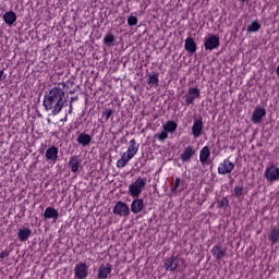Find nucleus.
<instances>
[{
  "mask_svg": "<svg viewBox=\"0 0 279 279\" xmlns=\"http://www.w3.org/2000/svg\"><path fill=\"white\" fill-rule=\"evenodd\" d=\"M73 81H66V83H58L49 93L45 94L43 106L47 112L51 111V116L56 117L62 112L64 108V89L73 86Z\"/></svg>",
  "mask_w": 279,
  "mask_h": 279,
  "instance_id": "1",
  "label": "nucleus"
},
{
  "mask_svg": "<svg viewBox=\"0 0 279 279\" xmlns=\"http://www.w3.org/2000/svg\"><path fill=\"white\" fill-rule=\"evenodd\" d=\"M58 217H60V214H58L56 207H47L44 211V219H53V221H58Z\"/></svg>",
  "mask_w": 279,
  "mask_h": 279,
  "instance_id": "17",
  "label": "nucleus"
},
{
  "mask_svg": "<svg viewBox=\"0 0 279 279\" xmlns=\"http://www.w3.org/2000/svg\"><path fill=\"white\" fill-rule=\"evenodd\" d=\"M145 186H147V179L138 177L129 185L128 194L130 197H141Z\"/></svg>",
  "mask_w": 279,
  "mask_h": 279,
  "instance_id": "2",
  "label": "nucleus"
},
{
  "mask_svg": "<svg viewBox=\"0 0 279 279\" xmlns=\"http://www.w3.org/2000/svg\"><path fill=\"white\" fill-rule=\"evenodd\" d=\"M162 129L165 130V132H167L168 134H173V132H175V130H178V123H175V121L173 120H169L167 121L163 125Z\"/></svg>",
  "mask_w": 279,
  "mask_h": 279,
  "instance_id": "25",
  "label": "nucleus"
},
{
  "mask_svg": "<svg viewBox=\"0 0 279 279\" xmlns=\"http://www.w3.org/2000/svg\"><path fill=\"white\" fill-rule=\"evenodd\" d=\"M68 165L72 173H77L80 171V157L72 156Z\"/></svg>",
  "mask_w": 279,
  "mask_h": 279,
  "instance_id": "22",
  "label": "nucleus"
},
{
  "mask_svg": "<svg viewBox=\"0 0 279 279\" xmlns=\"http://www.w3.org/2000/svg\"><path fill=\"white\" fill-rule=\"evenodd\" d=\"M264 177L268 180V182H278L279 180V168L276 166H269L264 173Z\"/></svg>",
  "mask_w": 279,
  "mask_h": 279,
  "instance_id": "9",
  "label": "nucleus"
},
{
  "mask_svg": "<svg viewBox=\"0 0 279 279\" xmlns=\"http://www.w3.org/2000/svg\"><path fill=\"white\" fill-rule=\"evenodd\" d=\"M16 13L14 11H8L3 14V21L7 25L11 27V25H14L16 23Z\"/></svg>",
  "mask_w": 279,
  "mask_h": 279,
  "instance_id": "23",
  "label": "nucleus"
},
{
  "mask_svg": "<svg viewBox=\"0 0 279 279\" xmlns=\"http://www.w3.org/2000/svg\"><path fill=\"white\" fill-rule=\"evenodd\" d=\"M209 158H210V148H208V146H204L199 151V161L202 162V165H206Z\"/></svg>",
  "mask_w": 279,
  "mask_h": 279,
  "instance_id": "24",
  "label": "nucleus"
},
{
  "mask_svg": "<svg viewBox=\"0 0 279 279\" xmlns=\"http://www.w3.org/2000/svg\"><path fill=\"white\" fill-rule=\"evenodd\" d=\"M219 45H221L219 36L213 34L205 37L204 47L206 51H215V49H219Z\"/></svg>",
  "mask_w": 279,
  "mask_h": 279,
  "instance_id": "3",
  "label": "nucleus"
},
{
  "mask_svg": "<svg viewBox=\"0 0 279 279\" xmlns=\"http://www.w3.org/2000/svg\"><path fill=\"white\" fill-rule=\"evenodd\" d=\"M243 185H236L233 190V195L234 197H236L238 199H243L245 193L243 192Z\"/></svg>",
  "mask_w": 279,
  "mask_h": 279,
  "instance_id": "33",
  "label": "nucleus"
},
{
  "mask_svg": "<svg viewBox=\"0 0 279 279\" xmlns=\"http://www.w3.org/2000/svg\"><path fill=\"white\" fill-rule=\"evenodd\" d=\"M181 182H182V179H180V177H177L174 182L171 183L170 195H175V193H178V189H180Z\"/></svg>",
  "mask_w": 279,
  "mask_h": 279,
  "instance_id": "29",
  "label": "nucleus"
},
{
  "mask_svg": "<svg viewBox=\"0 0 279 279\" xmlns=\"http://www.w3.org/2000/svg\"><path fill=\"white\" fill-rule=\"evenodd\" d=\"M155 141H159L160 143H165L166 138H169V133L162 129L160 133L155 134Z\"/></svg>",
  "mask_w": 279,
  "mask_h": 279,
  "instance_id": "32",
  "label": "nucleus"
},
{
  "mask_svg": "<svg viewBox=\"0 0 279 279\" xmlns=\"http://www.w3.org/2000/svg\"><path fill=\"white\" fill-rule=\"evenodd\" d=\"M112 114H114V111L112 109H106L102 112V117L106 118V121H108L110 119V117H112Z\"/></svg>",
  "mask_w": 279,
  "mask_h": 279,
  "instance_id": "36",
  "label": "nucleus"
},
{
  "mask_svg": "<svg viewBox=\"0 0 279 279\" xmlns=\"http://www.w3.org/2000/svg\"><path fill=\"white\" fill-rule=\"evenodd\" d=\"M141 147V144L136 143V140H131L129 142V147L128 150L125 151L129 156H131V158H134V156H136V154H138V148Z\"/></svg>",
  "mask_w": 279,
  "mask_h": 279,
  "instance_id": "18",
  "label": "nucleus"
},
{
  "mask_svg": "<svg viewBox=\"0 0 279 279\" xmlns=\"http://www.w3.org/2000/svg\"><path fill=\"white\" fill-rule=\"evenodd\" d=\"M88 278V264L80 262L74 266V279Z\"/></svg>",
  "mask_w": 279,
  "mask_h": 279,
  "instance_id": "6",
  "label": "nucleus"
},
{
  "mask_svg": "<svg viewBox=\"0 0 279 279\" xmlns=\"http://www.w3.org/2000/svg\"><path fill=\"white\" fill-rule=\"evenodd\" d=\"M102 43L106 45V47H112V44L114 43V35H112V33L106 34Z\"/></svg>",
  "mask_w": 279,
  "mask_h": 279,
  "instance_id": "31",
  "label": "nucleus"
},
{
  "mask_svg": "<svg viewBox=\"0 0 279 279\" xmlns=\"http://www.w3.org/2000/svg\"><path fill=\"white\" fill-rule=\"evenodd\" d=\"M132 158L129 154H126L125 151L121 154V158L117 160L116 167L118 169H123L125 167H128V162H130V160H132Z\"/></svg>",
  "mask_w": 279,
  "mask_h": 279,
  "instance_id": "19",
  "label": "nucleus"
},
{
  "mask_svg": "<svg viewBox=\"0 0 279 279\" xmlns=\"http://www.w3.org/2000/svg\"><path fill=\"white\" fill-rule=\"evenodd\" d=\"M66 119H68V116L64 117L63 121H66Z\"/></svg>",
  "mask_w": 279,
  "mask_h": 279,
  "instance_id": "42",
  "label": "nucleus"
},
{
  "mask_svg": "<svg viewBox=\"0 0 279 279\" xmlns=\"http://www.w3.org/2000/svg\"><path fill=\"white\" fill-rule=\"evenodd\" d=\"M112 274V265L107 263L106 265H100L97 272L98 279H108V276Z\"/></svg>",
  "mask_w": 279,
  "mask_h": 279,
  "instance_id": "13",
  "label": "nucleus"
},
{
  "mask_svg": "<svg viewBox=\"0 0 279 279\" xmlns=\"http://www.w3.org/2000/svg\"><path fill=\"white\" fill-rule=\"evenodd\" d=\"M203 130H204V123L202 122V119L195 120L192 125V134L194 138H199V136H202Z\"/></svg>",
  "mask_w": 279,
  "mask_h": 279,
  "instance_id": "14",
  "label": "nucleus"
},
{
  "mask_svg": "<svg viewBox=\"0 0 279 279\" xmlns=\"http://www.w3.org/2000/svg\"><path fill=\"white\" fill-rule=\"evenodd\" d=\"M77 143L80 145H83V147H86L87 145H90V141H93V137H90L88 134L86 133H81L77 138H76Z\"/></svg>",
  "mask_w": 279,
  "mask_h": 279,
  "instance_id": "26",
  "label": "nucleus"
},
{
  "mask_svg": "<svg viewBox=\"0 0 279 279\" xmlns=\"http://www.w3.org/2000/svg\"><path fill=\"white\" fill-rule=\"evenodd\" d=\"M199 97H201L199 88L190 87L187 89V94L183 97L184 105L187 106V107L193 106V104H195V99H199Z\"/></svg>",
  "mask_w": 279,
  "mask_h": 279,
  "instance_id": "4",
  "label": "nucleus"
},
{
  "mask_svg": "<svg viewBox=\"0 0 279 279\" xmlns=\"http://www.w3.org/2000/svg\"><path fill=\"white\" fill-rule=\"evenodd\" d=\"M184 49L185 51H189V53H195V51H197V44L193 37H187L185 39Z\"/></svg>",
  "mask_w": 279,
  "mask_h": 279,
  "instance_id": "21",
  "label": "nucleus"
},
{
  "mask_svg": "<svg viewBox=\"0 0 279 279\" xmlns=\"http://www.w3.org/2000/svg\"><path fill=\"white\" fill-rule=\"evenodd\" d=\"M128 25L130 27H134V25H138V17L134 16V15L129 16L128 17Z\"/></svg>",
  "mask_w": 279,
  "mask_h": 279,
  "instance_id": "35",
  "label": "nucleus"
},
{
  "mask_svg": "<svg viewBox=\"0 0 279 279\" xmlns=\"http://www.w3.org/2000/svg\"><path fill=\"white\" fill-rule=\"evenodd\" d=\"M260 31V24L257 21H253L246 28L248 34L256 33Z\"/></svg>",
  "mask_w": 279,
  "mask_h": 279,
  "instance_id": "30",
  "label": "nucleus"
},
{
  "mask_svg": "<svg viewBox=\"0 0 279 279\" xmlns=\"http://www.w3.org/2000/svg\"><path fill=\"white\" fill-rule=\"evenodd\" d=\"M29 236H32V229H29V227L19 229L17 239L21 241V243L28 241Z\"/></svg>",
  "mask_w": 279,
  "mask_h": 279,
  "instance_id": "15",
  "label": "nucleus"
},
{
  "mask_svg": "<svg viewBox=\"0 0 279 279\" xmlns=\"http://www.w3.org/2000/svg\"><path fill=\"white\" fill-rule=\"evenodd\" d=\"M268 240L272 245H276L279 241V229H272L268 235Z\"/></svg>",
  "mask_w": 279,
  "mask_h": 279,
  "instance_id": "28",
  "label": "nucleus"
},
{
  "mask_svg": "<svg viewBox=\"0 0 279 279\" xmlns=\"http://www.w3.org/2000/svg\"><path fill=\"white\" fill-rule=\"evenodd\" d=\"M73 110V106L72 105H70V111L69 112H71Z\"/></svg>",
  "mask_w": 279,
  "mask_h": 279,
  "instance_id": "41",
  "label": "nucleus"
},
{
  "mask_svg": "<svg viewBox=\"0 0 279 279\" xmlns=\"http://www.w3.org/2000/svg\"><path fill=\"white\" fill-rule=\"evenodd\" d=\"M267 114V111L263 107H256L251 117V121L253 123H260L263 121V117Z\"/></svg>",
  "mask_w": 279,
  "mask_h": 279,
  "instance_id": "12",
  "label": "nucleus"
},
{
  "mask_svg": "<svg viewBox=\"0 0 279 279\" xmlns=\"http://www.w3.org/2000/svg\"><path fill=\"white\" fill-rule=\"evenodd\" d=\"M193 156H195V148L192 145H190V146H186L181 153L180 160L182 162H191V160L193 159Z\"/></svg>",
  "mask_w": 279,
  "mask_h": 279,
  "instance_id": "10",
  "label": "nucleus"
},
{
  "mask_svg": "<svg viewBox=\"0 0 279 279\" xmlns=\"http://www.w3.org/2000/svg\"><path fill=\"white\" fill-rule=\"evenodd\" d=\"M133 198L134 199L131 203V213H133V215H138V213H143V208H145V201L138 197Z\"/></svg>",
  "mask_w": 279,
  "mask_h": 279,
  "instance_id": "11",
  "label": "nucleus"
},
{
  "mask_svg": "<svg viewBox=\"0 0 279 279\" xmlns=\"http://www.w3.org/2000/svg\"><path fill=\"white\" fill-rule=\"evenodd\" d=\"M8 256H10V251H8V248H5L4 251H2V252L0 253V258H1V260H3V258H5V257H8Z\"/></svg>",
  "mask_w": 279,
  "mask_h": 279,
  "instance_id": "37",
  "label": "nucleus"
},
{
  "mask_svg": "<svg viewBox=\"0 0 279 279\" xmlns=\"http://www.w3.org/2000/svg\"><path fill=\"white\" fill-rule=\"evenodd\" d=\"M211 254L216 260H221L226 256V248L221 247L220 244H216L211 250Z\"/></svg>",
  "mask_w": 279,
  "mask_h": 279,
  "instance_id": "20",
  "label": "nucleus"
},
{
  "mask_svg": "<svg viewBox=\"0 0 279 279\" xmlns=\"http://www.w3.org/2000/svg\"><path fill=\"white\" fill-rule=\"evenodd\" d=\"M73 93H74L73 90H70V95H73Z\"/></svg>",
  "mask_w": 279,
  "mask_h": 279,
  "instance_id": "43",
  "label": "nucleus"
},
{
  "mask_svg": "<svg viewBox=\"0 0 279 279\" xmlns=\"http://www.w3.org/2000/svg\"><path fill=\"white\" fill-rule=\"evenodd\" d=\"M113 215H119V217H130V206L119 201L113 207Z\"/></svg>",
  "mask_w": 279,
  "mask_h": 279,
  "instance_id": "7",
  "label": "nucleus"
},
{
  "mask_svg": "<svg viewBox=\"0 0 279 279\" xmlns=\"http://www.w3.org/2000/svg\"><path fill=\"white\" fill-rule=\"evenodd\" d=\"M58 147L50 146L49 148H47L45 157L47 160H50L51 162H58Z\"/></svg>",
  "mask_w": 279,
  "mask_h": 279,
  "instance_id": "16",
  "label": "nucleus"
},
{
  "mask_svg": "<svg viewBox=\"0 0 279 279\" xmlns=\"http://www.w3.org/2000/svg\"><path fill=\"white\" fill-rule=\"evenodd\" d=\"M8 78V74L3 70H0V82H3Z\"/></svg>",
  "mask_w": 279,
  "mask_h": 279,
  "instance_id": "38",
  "label": "nucleus"
},
{
  "mask_svg": "<svg viewBox=\"0 0 279 279\" xmlns=\"http://www.w3.org/2000/svg\"><path fill=\"white\" fill-rule=\"evenodd\" d=\"M147 84L150 88H158L160 84V78H158V74H149L147 77Z\"/></svg>",
  "mask_w": 279,
  "mask_h": 279,
  "instance_id": "27",
  "label": "nucleus"
},
{
  "mask_svg": "<svg viewBox=\"0 0 279 279\" xmlns=\"http://www.w3.org/2000/svg\"><path fill=\"white\" fill-rule=\"evenodd\" d=\"M179 266H180V258L175 255L168 257L163 263V267L166 271H175V269H178Z\"/></svg>",
  "mask_w": 279,
  "mask_h": 279,
  "instance_id": "8",
  "label": "nucleus"
},
{
  "mask_svg": "<svg viewBox=\"0 0 279 279\" xmlns=\"http://www.w3.org/2000/svg\"><path fill=\"white\" fill-rule=\"evenodd\" d=\"M230 206V199L228 196L222 197L220 201L217 202V208H228Z\"/></svg>",
  "mask_w": 279,
  "mask_h": 279,
  "instance_id": "34",
  "label": "nucleus"
},
{
  "mask_svg": "<svg viewBox=\"0 0 279 279\" xmlns=\"http://www.w3.org/2000/svg\"><path fill=\"white\" fill-rule=\"evenodd\" d=\"M232 171H234V162L230 160V157L223 159L218 166L219 175H229Z\"/></svg>",
  "mask_w": 279,
  "mask_h": 279,
  "instance_id": "5",
  "label": "nucleus"
},
{
  "mask_svg": "<svg viewBox=\"0 0 279 279\" xmlns=\"http://www.w3.org/2000/svg\"><path fill=\"white\" fill-rule=\"evenodd\" d=\"M240 3H247V0H238Z\"/></svg>",
  "mask_w": 279,
  "mask_h": 279,
  "instance_id": "39",
  "label": "nucleus"
},
{
  "mask_svg": "<svg viewBox=\"0 0 279 279\" xmlns=\"http://www.w3.org/2000/svg\"><path fill=\"white\" fill-rule=\"evenodd\" d=\"M276 73H277V75H278V77H279V64H278V66H277V69H276Z\"/></svg>",
  "mask_w": 279,
  "mask_h": 279,
  "instance_id": "40",
  "label": "nucleus"
}]
</instances>
